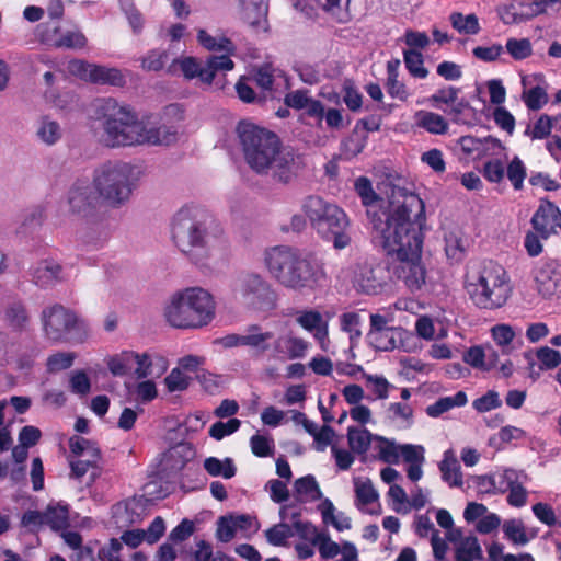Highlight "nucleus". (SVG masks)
<instances>
[{
  "mask_svg": "<svg viewBox=\"0 0 561 561\" xmlns=\"http://www.w3.org/2000/svg\"><path fill=\"white\" fill-rule=\"evenodd\" d=\"M507 53L516 60H522L531 55V44L528 38H508Z\"/></svg>",
  "mask_w": 561,
  "mask_h": 561,
  "instance_id": "obj_51",
  "label": "nucleus"
},
{
  "mask_svg": "<svg viewBox=\"0 0 561 561\" xmlns=\"http://www.w3.org/2000/svg\"><path fill=\"white\" fill-rule=\"evenodd\" d=\"M403 59L405 67L412 77L420 79L427 77L428 70L424 67L422 53L416 49L404 50Z\"/></svg>",
  "mask_w": 561,
  "mask_h": 561,
  "instance_id": "obj_38",
  "label": "nucleus"
},
{
  "mask_svg": "<svg viewBox=\"0 0 561 561\" xmlns=\"http://www.w3.org/2000/svg\"><path fill=\"white\" fill-rule=\"evenodd\" d=\"M503 531L506 538L516 545L524 546L529 541L524 524L519 519L506 520L503 525Z\"/></svg>",
  "mask_w": 561,
  "mask_h": 561,
  "instance_id": "obj_44",
  "label": "nucleus"
},
{
  "mask_svg": "<svg viewBox=\"0 0 561 561\" xmlns=\"http://www.w3.org/2000/svg\"><path fill=\"white\" fill-rule=\"evenodd\" d=\"M70 451L77 457H84L85 453L91 454L94 459H101V450L96 444L84 437L75 435L69 439Z\"/></svg>",
  "mask_w": 561,
  "mask_h": 561,
  "instance_id": "obj_39",
  "label": "nucleus"
},
{
  "mask_svg": "<svg viewBox=\"0 0 561 561\" xmlns=\"http://www.w3.org/2000/svg\"><path fill=\"white\" fill-rule=\"evenodd\" d=\"M374 440L378 442L379 459L386 463H398L400 457V446H397L393 440H390L383 436L376 435Z\"/></svg>",
  "mask_w": 561,
  "mask_h": 561,
  "instance_id": "obj_42",
  "label": "nucleus"
},
{
  "mask_svg": "<svg viewBox=\"0 0 561 561\" xmlns=\"http://www.w3.org/2000/svg\"><path fill=\"white\" fill-rule=\"evenodd\" d=\"M449 21L453 27L460 34L476 35L480 32L478 16L473 13L463 15L460 12H453Z\"/></svg>",
  "mask_w": 561,
  "mask_h": 561,
  "instance_id": "obj_35",
  "label": "nucleus"
},
{
  "mask_svg": "<svg viewBox=\"0 0 561 561\" xmlns=\"http://www.w3.org/2000/svg\"><path fill=\"white\" fill-rule=\"evenodd\" d=\"M197 41L205 49L209 51H224L228 57L236 51V46L229 38L225 36L216 38L205 30H198Z\"/></svg>",
  "mask_w": 561,
  "mask_h": 561,
  "instance_id": "obj_29",
  "label": "nucleus"
},
{
  "mask_svg": "<svg viewBox=\"0 0 561 561\" xmlns=\"http://www.w3.org/2000/svg\"><path fill=\"white\" fill-rule=\"evenodd\" d=\"M55 45L57 47L80 49L87 45V37L80 31H69L61 35Z\"/></svg>",
  "mask_w": 561,
  "mask_h": 561,
  "instance_id": "obj_59",
  "label": "nucleus"
},
{
  "mask_svg": "<svg viewBox=\"0 0 561 561\" xmlns=\"http://www.w3.org/2000/svg\"><path fill=\"white\" fill-rule=\"evenodd\" d=\"M204 469L211 477H222L225 479H231L237 472V468L231 458L220 460L216 457H208L204 460Z\"/></svg>",
  "mask_w": 561,
  "mask_h": 561,
  "instance_id": "obj_31",
  "label": "nucleus"
},
{
  "mask_svg": "<svg viewBox=\"0 0 561 561\" xmlns=\"http://www.w3.org/2000/svg\"><path fill=\"white\" fill-rule=\"evenodd\" d=\"M46 525L54 530L65 529L69 525V506L67 504L49 505L44 512Z\"/></svg>",
  "mask_w": 561,
  "mask_h": 561,
  "instance_id": "obj_34",
  "label": "nucleus"
},
{
  "mask_svg": "<svg viewBox=\"0 0 561 561\" xmlns=\"http://www.w3.org/2000/svg\"><path fill=\"white\" fill-rule=\"evenodd\" d=\"M309 343L289 332L276 337L273 342V358H302Z\"/></svg>",
  "mask_w": 561,
  "mask_h": 561,
  "instance_id": "obj_21",
  "label": "nucleus"
},
{
  "mask_svg": "<svg viewBox=\"0 0 561 561\" xmlns=\"http://www.w3.org/2000/svg\"><path fill=\"white\" fill-rule=\"evenodd\" d=\"M43 333L46 340L58 343H83L90 329L84 319L61 304L45 307L41 312Z\"/></svg>",
  "mask_w": 561,
  "mask_h": 561,
  "instance_id": "obj_10",
  "label": "nucleus"
},
{
  "mask_svg": "<svg viewBox=\"0 0 561 561\" xmlns=\"http://www.w3.org/2000/svg\"><path fill=\"white\" fill-rule=\"evenodd\" d=\"M76 354L72 352H57L51 354L46 362L48 373H57L70 368L73 365Z\"/></svg>",
  "mask_w": 561,
  "mask_h": 561,
  "instance_id": "obj_45",
  "label": "nucleus"
},
{
  "mask_svg": "<svg viewBox=\"0 0 561 561\" xmlns=\"http://www.w3.org/2000/svg\"><path fill=\"white\" fill-rule=\"evenodd\" d=\"M548 102V95L543 88L537 85L525 94V103L529 110H540Z\"/></svg>",
  "mask_w": 561,
  "mask_h": 561,
  "instance_id": "obj_61",
  "label": "nucleus"
},
{
  "mask_svg": "<svg viewBox=\"0 0 561 561\" xmlns=\"http://www.w3.org/2000/svg\"><path fill=\"white\" fill-rule=\"evenodd\" d=\"M460 89L455 87H448L437 90L431 98L430 101L434 106H438V104H447L450 105L458 100Z\"/></svg>",
  "mask_w": 561,
  "mask_h": 561,
  "instance_id": "obj_64",
  "label": "nucleus"
},
{
  "mask_svg": "<svg viewBox=\"0 0 561 561\" xmlns=\"http://www.w3.org/2000/svg\"><path fill=\"white\" fill-rule=\"evenodd\" d=\"M190 381L191 378L185 376L179 367L173 368L164 379V383L170 392L186 390Z\"/></svg>",
  "mask_w": 561,
  "mask_h": 561,
  "instance_id": "obj_56",
  "label": "nucleus"
},
{
  "mask_svg": "<svg viewBox=\"0 0 561 561\" xmlns=\"http://www.w3.org/2000/svg\"><path fill=\"white\" fill-rule=\"evenodd\" d=\"M294 488L297 494L305 495L310 501H318L323 496L316 478L311 474L297 479Z\"/></svg>",
  "mask_w": 561,
  "mask_h": 561,
  "instance_id": "obj_41",
  "label": "nucleus"
},
{
  "mask_svg": "<svg viewBox=\"0 0 561 561\" xmlns=\"http://www.w3.org/2000/svg\"><path fill=\"white\" fill-rule=\"evenodd\" d=\"M169 60V53L167 50L152 49L141 60L142 69L147 71H159Z\"/></svg>",
  "mask_w": 561,
  "mask_h": 561,
  "instance_id": "obj_49",
  "label": "nucleus"
},
{
  "mask_svg": "<svg viewBox=\"0 0 561 561\" xmlns=\"http://www.w3.org/2000/svg\"><path fill=\"white\" fill-rule=\"evenodd\" d=\"M277 73L280 76V71H277L270 64L253 68L250 72V81L261 89V95L264 100L267 98H276L274 94V84L277 78Z\"/></svg>",
  "mask_w": 561,
  "mask_h": 561,
  "instance_id": "obj_23",
  "label": "nucleus"
},
{
  "mask_svg": "<svg viewBox=\"0 0 561 561\" xmlns=\"http://www.w3.org/2000/svg\"><path fill=\"white\" fill-rule=\"evenodd\" d=\"M233 291L244 305L255 310H271L276 305L275 290L257 273H241L234 280Z\"/></svg>",
  "mask_w": 561,
  "mask_h": 561,
  "instance_id": "obj_11",
  "label": "nucleus"
},
{
  "mask_svg": "<svg viewBox=\"0 0 561 561\" xmlns=\"http://www.w3.org/2000/svg\"><path fill=\"white\" fill-rule=\"evenodd\" d=\"M236 133L245 162L257 174L288 184L304 168L301 156L291 147L282 146L275 133L245 121L237 125Z\"/></svg>",
  "mask_w": 561,
  "mask_h": 561,
  "instance_id": "obj_2",
  "label": "nucleus"
},
{
  "mask_svg": "<svg viewBox=\"0 0 561 561\" xmlns=\"http://www.w3.org/2000/svg\"><path fill=\"white\" fill-rule=\"evenodd\" d=\"M492 336L494 341L502 347V353L508 354L511 351L508 345L515 336L513 328L508 324H497L492 329Z\"/></svg>",
  "mask_w": 561,
  "mask_h": 561,
  "instance_id": "obj_53",
  "label": "nucleus"
},
{
  "mask_svg": "<svg viewBox=\"0 0 561 561\" xmlns=\"http://www.w3.org/2000/svg\"><path fill=\"white\" fill-rule=\"evenodd\" d=\"M502 401L500 400L499 393L490 390L484 396L476 399L472 403L473 408L478 412H486L492 409L501 407Z\"/></svg>",
  "mask_w": 561,
  "mask_h": 561,
  "instance_id": "obj_63",
  "label": "nucleus"
},
{
  "mask_svg": "<svg viewBox=\"0 0 561 561\" xmlns=\"http://www.w3.org/2000/svg\"><path fill=\"white\" fill-rule=\"evenodd\" d=\"M110 236L108 221L105 214L98 213L92 217L85 218L83 229L80 231V241L89 248L102 247Z\"/></svg>",
  "mask_w": 561,
  "mask_h": 561,
  "instance_id": "obj_18",
  "label": "nucleus"
},
{
  "mask_svg": "<svg viewBox=\"0 0 561 561\" xmlns=\"http://www.w3.org/2000/svg\"><path fill=\"white\" fill-rule=\"evenodd\" d=\"M240 425L241 422L238 419H230L228 422L218 421L210 426L209 435L216 440H220L225 436L237 432Z\"/></svg>",
  "mask_w": 561,
  "mask_h": 561,
  "instance_id": "obj_55",
  "label": "nucleus"
},
{
  "mask_svg": "<svg viewBox=\"0 0 561 561\" xmlns=\"http://www.w3.org/2000/svg\"><path fill=\"white\" fill-rule=\"evenodd\" d=\"M30 273L32 283L39 288H49L62 280V266L53 260L39 261Z\"/></svg>",
  "mask_w": 561,
  "mask_h": 561,
  "instance_id": "obj_22",
  "label": "nucleus"
},
{
  "mask_svg": "<svg viewBox=\"0 0 561 561\" xmlns=\"http://www.w3.org/2000/svg\"><path fill=\"white\" fill-rule=\"evenodd\" d=\"M135 365H137L135 369L137 379H145L148 376H151L154 365H157L159 368L158 376H160L168 368L167 360L163 357L158 356L156 357V360H152L148 353L138 354V358L135 360Z\"/></svg>",
  "mask_w": 561,
  "mask_h": 561,
  "instance_id": "obj_30",
  "label": "nucleus"
},
{
  "mask_svg": "<svg viewBox=\"0 0 561 561\" xmlns=\"http://www.w3.org/2000/svg\"><path fill=\"white\" fill-rule=\"evenodd\" d=\"M376 237L388 256L394 261L393 273L410 291L422 288L426 270L422 263L424 202L404 187L393 185L387 208L380 213L367 209Z\"/></svg>",
  "mask_w": 561,
  "mask_h": 561,
  "instance_id": "obj_1",
  "label": "nucleus"
},
{
  "mask_svg": "<svg viewBox=\"0 0 561 561\" xmlns=\"http://www.w3.org/2000/svg\"><path fill=\"white\" fill-rule=\"evenodd\" d=\"M94 118L102 127L101 141L108 148L168 146L176 140V131L172 128L165 125L148 128L128 106L112 98L95 101Z\"/></svg>",
  "mask_w": 561,
  "mask_h": 561,
  "instance_id": "obj_3",
  "label": "nucleus"
},
{
  "mask_svg": "<svg viewBox=\"0 0 561 561\" xmlns=\"http://www.w3.org/2000/svg\"><path fill=\"white\" fill-rule=\"evenodd\" d=\"M300 516L299 513H294L291 515L293 519V530L294 535H298L301 539L309 541L312 546H316L319 541L322 533H319L318 529L309 522H301L298 519Z\"/></svg>",
  "mask_w": 561,
  "mask_h": 561,
  "instance_id": "obj_40",
  "label": "nucleus"
},
{
  "mask_svg": "<svg viewBox=\"0 0 561 561\" xmlns=\"http://www.w3.org/2000/svg\"><path fill=\"white\" fill-rule=\"evenodd\" d=\"M36 135L45 145L53 146L61 139L62 129L58 122L45 116L38 123Z\"/></svg>",
  "mask_w": 561,
  "mask_h": 561,
  "instance_id": "obj_32",
  "label": "nucleus"
},
{
  "mask_svg": "<svg viewBox=\"0 0 561 561\" xmlns=\"http://www.w3.org/2000/svg\"><path fill=\"white\" fill-rule=\"evenodd\" d=\"M529 480L523 470L504 469L499 474V493L510 491L507 502L514 507H522L527 502V491L524 484Z\"/></svg>",
  "mask_w": 561,
  "mask_h": 561,
  "instance_id": "obj_15",
  "label": "nucleus"
},
{
  "mask_svg": "<svg viewBox=\"0 0 561 561\" xmlns=\"http://www.w3.org/2000/svg\"><path fill=\"white\" fill-rule=\"evenodd\" d=\"M69 211L82 218L92 217L100 213L95 205L92 188L84 183H75L67 194Z\"/></svg>",
  "mask_w": 561,
  "mask_h": 561,
  "instance_id": "obj_16",
  "label": "nucleus"
},
{
  "mask_svg": "<svg viewBox=\"0 0 561 561\" xmlns=\"http://www.w3.org/2000/svg\"><path fill=\"white\" fill-rule=\"evenodd\" d=\"M248 81H250L249 76L241 77L236 83V91L239 99L244 103L264 102L263 96L256 94Z\"/></svg>",
  "mask_w": 561,
  "mask_h": 561,
  "instance_id": "obj_58",
  "label": "nucleus"
},
{
  "mask_svg": "<svg viewBox=\"0 0 561 561\" xmlns=\"http://www.w3.org/2000/svg\"><path fill=\"white\" fill-rule=\"evenodd\" d=\"M5 320L14 330H24L30 320L24 304L21 301L11 302L5 309Z\"/></svg>",
  "mask_w": 561,
  "mask_h": 561,
  "instance_id": "obj_36",
  "label": "nucleus"
},
{
  "mask_svg": "<svg viewBox=\"0 0 561 561\" xmlns=\"http://www.w3.org/2000/svg\"><path fill=\"white\" fill-rule=\"evenodd\" d=\"M293 536V526L286 523H279L265 530L266 540L273 546H286L287 539Z\"/></svg>",
  "mask_w": 561,
  "mask_h": 561,
  "instance_id": "obj_43",
  "label": "nucleus"
},
{
  "mask_svg": "<svg viewBox=\"0 0 561 561\" xmlns=\"http://www.w3.org/2000/svg\"><path fill=\"white\" fill-rule=\"evenodd\" d=\"M483 554L477 537L465 538L456 550L455 561L482 560Z\"/></svg>",
  "mask_w": 561,
  "mask_h": 561,
  "instance_id": "obj_37",
  "label": "nucleus"
},
{
  "mask_svg": "<svg viewBox=\"0 0 561 561\" xmlns=\"http://www.w3.org/2000/svg\"><path fill=\"white\" fill-rule=\"evenodd\" d=\"M538 291L545 297H551L561 291V272L557 268H542L536 276Z\"/></svg>",
  "mask_w": 561,
  "mask_h": 561,
  "instance_id": "obj_24",
  "label": "nucleus"
},
{
  "mask_svg": "<svg viewBox=\"0 0 561 561\" xmlns=\"http://www.w3.org/2000/svg\"><path fill=\"white\" fill-rule=\"evenodd\" d=\"M137 358L138 353L133 351H123L119 354L108 356L105 362L113 376L123 377L133 369Z\"/></svg>",
  "mask_w": 561,
  "mask_h": 561,
  "instance_id": "obj_26",
  "label": "nucleus"
},
{
  "mask_svg": "<svg viewBox=\"0 0 561 561\" xmlns=\"http://www.w3.org/2000/svg\"><path fill=\"white\" fill-rule=\"evenodd\" d=\"M178 66L185 79L192 80L198 78L201 82L210 85L214 82L217 72L232 70L234 68V62L226 55L209 56L204 65L195 57L175 58L168 67V73H175Z\"/></svg>",
  "mask_w": 561,
  "mask_h": 561,
  "instance_id": "obj_12",
  "label": "nucleus"
},
{
  "mask_svg": "<svg viewBox=\"0 0 561 561\" xmlns=\"http://www.w3.org/2000/svg\"><path fill=\"white\" fill-rule=\"evenodd\" d=\"M381 272L380 267H374L367 262L357 263L353 278L355 287L368 295L380 293L383 286V278L379 275Z\"/></svg>",
  "mask_w": 561,
  "mask_h": 561,
  "instance_id": "obj_20",
  "label": "nucleus"
},
{
  "mask_svg": "<svg viewBox=\"0 0 561 561\" xmlns=\"http://www.w3.org/2000/svg\"><path fill=\"white\" fill-rule=\"evenodd\" d=\"M416 125L435 135H444L448 130L447 121L439 114L427 111H419L415 114Z\"/></svg>",
  "mask_w": 561,
  "mask_h": 561,
  "instance_id": "obj_28",
  "label": "nucleus"
},
{
  "mask_svg": "<svg viewBox=\"0 0 561 561\" xmlns=\"http://www.w3.org/2000/svg\"><path fill=\"white\" fill-rule=\"evenodd\" d=\"M215 316L211 295L199 287L186 288L174 294L164 308L168 323L178 329L202 328Z\"/></svg>",
  "mask_w": 561,
  "mask_h": 561,
  "instance_id": "obj_7",
  "label": "nucleus"
},
{
  "mask_svg": "<svg viewBox=\"0 0 561 561\" xmlns=\"http://www.w3.org/2000/svg\"><path fill=\"white\" fill-rule=\"evenodd\" d=\"M506 175L516 191L523 188V183L526 178V167L518 157H514L508 163Z\"/></svg>",
  "mask_w": 561,
  "mask_h": 561,
  "instance_id": "obj_48",
  "label": "nucleus"
},
{
  "mask_svg": "<svg viewBox=\"0 0 561 561\" xmlns=\"http://www.w3.org/2000/svg\"><path fill=\"white\" fill-rule=\"evenodd\" d=\"M302 209L316 231L324 240L332 241L335 249H344L350 244L348 219L339 206L311 195L305 199Z\"/></svg>",
  "mask_w": 561,
  "mask_h": 561,
  "instance_id": "obj_9",
  "label": "nucleus"
},
{
  "mask_svg": "<svg viewBox=\"0 0 561 561\" xmlns=\"http://www.w3.org/2000/svg\"><path fill=\"white\" fill-rule=\"evenodd\" d=\"M439 469L442 471L443 480L450 486L462 485V473L453 450H446L444 453V459L439 463Z\"/></svg>",
  "mask_w": 561,
  "mask_h": 561,
  "instance_id": "obj_27",
  "label": "nucleus"
},
{
  "mask_svg": "<svg viewBox=\"0 0 561 561\" xmlns=\"http://www.w3.org/2000/svg\"><path fill=\"white\" fill-rule=\"evenodd\" d=\"M531 226L542 239H548L556 232L557 227L561 229L560 209L552 202L541 199L538 209L531 218Z\"/></svg>",
  "mask_w": 561,
  "mask_h": 561,
  "instance_id": "obj_17",
  "label": "nucleus"
},
{
  "mask_svg": "<svg viewBox=\"0 0 561 561\" xmlns=\"http://www.w3.org/2000/svg\"><path fill=\"white\" fill-rule=\"evenodd\" d=\"M367 142V135L354 133L343 142V152L347 158L359 154Z\"/></svg>",
  "mask_w": 561,
  "mask_h": 561,
  "instance_id": "obj_57",
  "label": "nucleus"
},
{
  "mask_svg": "<svg viewBox=\"0 0 561 561\" xmlns=\"http://www.w3.org/2000/svg\"><path fill=\"white\" fill-rule=\"evenodd\" d=\"M242 19L251 26H260L267 14L266 0H240Z\"/></svg>",
  "mask_w": 561,
  "mask_h": 561,
  "instance_id": "obj_25",
  "label": "nucleus"
},
{
  "mask_svg": "<svg viewBox=\"0 0 561 561\" xmlns=\"http://www.w3.org/2000/svg\"><path fill=\"white\" fill-rule=\"evenodd\" d=\"M362 318L357 312H346L341 316V328L347 332L353 343L362 336Z\"/></svg>",
  "mask_w": 561,
  "mask_h": 561,
  "instance_id": "obj_47",
  "label": "nucleus"
},
{
  "mask_svg": "<svg viewBox=\"0 0 561 561\" xmlns=\"http://www.w3.org/2000/svg\"><path fill=\"white\" fill-rule=\"evenodd\" d=\"M409 333L400 327L389 324V320L379 313L370 314V329L367 333L369 345L381 352L393 351L394 348H403L404 339Z\"/></svg>",
  "mask_w": 561,
  "mask_h": 561,
  "instance_id": "obj_13",
  "label": "nucleus"
},
{
  "mask_svg": "<svg viewBox=\"0 0 561 561\" xmlns=\"http://www.w3.org/2000/svg\"><path fill=\"white\" fill-rule=\"evenodd\" d=\"M216 537L221 542L231 541L237 531V527L230 517L221 516L217 522Z\"/></svg>",
  "mask_w": 561,
  "mask_h": 561,
  "instance_id": "obj_62",
  "label": "nucleus"
},
{
  "mask_svg": "<svg viewBox=\"0 0 561 561\" xmlns=\"http://www.w3.org/2000/svg\"><path fill=\"white\" fill-rule=\"evenodd\" d=\"M374 436L366 428H358L350 426L347 430V442L351 450L356 454H365L370 444L371 440H374Z\"/></svg>",
  "mask_w": 561,
  "mask_h": 561,
  "instance_id": "obj_33",
  "label": "nucleus"
},
{
  "mask_svg": "<svg viewBox=\"0 0 561 561\" xmlns=\"http://www.w3.org/2000/svg\"><path fill=\"white\" fill-rule=\"evenodd\" d=\"M275 335L272 331H265L257 323L247 325V343L253 358L259 359L271 354L273 357V342Z\"/></svg>",
  "mask_w": 561,
  "mask_h": 561,
  "instance_id": "obj_19",
  "label": "nucleus"
},
{
  "mask_svg": "<svg viewBox=\"0 0 561 561\" xmlns=\"http://www.w3.org/2000/svg\"><path fill=\"white\" fill-rule=\"evenodd\" d=\"M354 485H355V494L356 499L362 505H368L373 502L377 501L378 493L373 486V483L369 479H366L365 481L360 480L359 478L354 479Z\"/></svg>",
  "mask_w": 561,
  "mask_h": 561,
  "instance_id": "obj_46",
  "label": "nucleus"
},
{
  "mask_svg": "<svg viewBox=\"0 0 561 561\" xmlns=\"http://www.w3.org/2000/svg\"><path fill=\"white\" fill-rule=\"evenodd\" d=\"M140 174L139 168L131 163L106 161L93 172V190L103 204L119 209L129 203Z\"/></svg>",
  "mask_w": 561,
  "mask_h": 561,
  "instance_id": "obj_6",
  "label": "nucleus"
},
{
  "mask_svg": "<svg viewBox=\"0 0 561 561\" xmlns=\"http://www.w3.org/2000/svg\"><path fill=\"white\" fill-rule=\"evenodd\" d=\"M536 356L540 362L539 370H549L558 367L561 364V354L548 346H542L537 350Z\"/></svg>",
  "mask_w": 561,
  "mask_h": 561,
  "instance_id": "obj_50",
  "label": "nucleus"
},
{
  "mask_svg": "<svg viewBox=\"0 0 561 561\" xmlns=\"http://www.w3.org/2000/svg\"><path fill=\"white\" fill-rule=\"evenodd\" d=\"M171 238L190 262L202 266L224 243L210 214L196 206L183 207L175 213L171 222Z\"/></svg>",
  "mask_w": 561,
  "mask_h": 561,
  "instance_id": "obj_4",
  "label": "nucleus"
},
{
  "mask_svg": "<svg viewBox=\"0 0 561 561\" xmlns=\"http://www.w3.org/2000/svg\"><path fill=\"white\" fill-rule=\"evenodd\" d=\"M70 390L79 396H87L91 390V382L83 370H77L69 380Z\"/></svg>",
  "mask_w": 561,
  "mask_h": 561,
  "instance_id": "obj_60",
  "label": "nucleus"
},
{
  "mask_svg": "<svg viewBox=\"0 0 561 561\" xmlns=\"http://www.w3.org/2000/svg\"><path fill=\"white\" fill-rule=\"evenodd\" d=\"M466 289L474 306L488 310L504 306L512 294L506 271L493 261L483 262L468 275Z\"/></svg>",
  "mask_w": 561,
  "mask_h": 561,
  "instance_id": "obj_8",
  "label": "nucleus"
},
{
  "mask_svg": "<svg viewBox=\"0 0 561 561\" xmlns=\"http://www.w3.org/2000/svg\"><path fill=\"white\" fill-rule=\"evenodd\" d=\"M354 186L356 193L362 198L363 205L366 207H371L378 201V196L373 188L371 182L367 178H358L355 181Z\"/></svg>",
  "mask_w": 561,
  "mask_h": 561,
  "instance_id": "obj_52",
  "label": "nucleus"
},
{
  "mask_svg": "<svg viewBox=\"0 0 561 561\" xmlns=\"http://www.w3.org/2000/svg\"><path fill=\"white\" fill-rule=\"evenodd\" d=\"M68 70L71 75L80 78L81 80L94 84L123 87L126 83L125 77L121 70L114 67H106L76 59L69 62Z\"/></svg>",
  "mask_w": 561,
  "mask_h": 561,
  "instance_id": "obj_14",
  "label": "nucleus"
},
{
  "mask_svg": "<svg viewBox=\"0 0 561 561\" xmlns=\"http://www.w3.org/2000/svg\"><path fill=\"white\" fill-rule=\"evenodd\" d=\"M252 453L257 457H267L273 454L274 440L271 437L255 434L250 438Z\"/></svg>",
  "mask_w": 561,
  "mask_h": 561,
  "instance_id": "obj_54",
  "label": "nucleus"
},
{
  "mask_svg": "<svg viewBox=\"0 0 561 561\" xmlns=\"http://www.w3.org/2000/svg\"><path fill=\"white\" fill-rule=\"evenodd\" d=\"M264 263L271 276L288 289H313L324 278L322 265L312 256L285 245L264 253Z\"/></svg>",
  "mask_w": 561,
  "mask_h": 561,
  "instance_id": "obj_5",
  "label": "nucleus"
}]
</instances>
